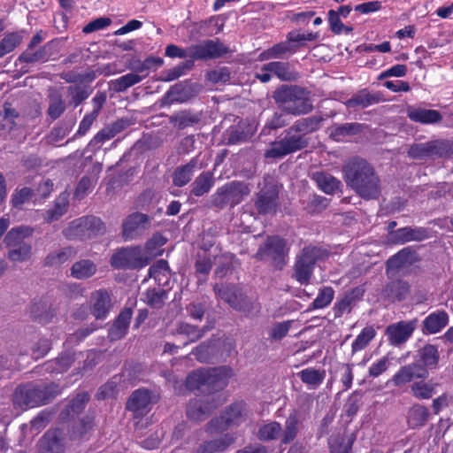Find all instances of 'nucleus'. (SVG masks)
<instances>
[{
  "label": "nucleus",
  "mask_w": 453,
  "mask_h": 453,
  "mask_svg": "<svg viewBox=\"0 0 453 453\" xmlns=\"http://www.w3.org/2000/svg\"><path fill=\"white\" fill-rule=\"evenodd\" d=\"M247 409L244 401H236L227 406L220 416L211 419L205 427L208 434L224 432L231 426H238L246 416Z\"/></svg>",
  "instance_id": "11"
},
{
  "label": "nucleus",
  "mask_w": 453,
  "mask_h": 453,
  "mask_svg": "<svg viewBox=\"0 0 453 453\" xmlns=\"http://www.w3.org/2000/svg\"><path fill=\"white\" fill-rule=\"evenodd\" d=\"M145 303L151 308H161L164 306L168 296V292L163 288H148L144 293Z\"/></svg>",
  "instance_id": "61"
},
{
  "label": "nucleus",
  "mask_w": 453,
  "mask_h": 453,
  "mask_svg": "<svg viewBox=\"0 0 453 453\" xmlns=\"http://www.w3.org/2000/svg\"><path fill=\"white\" fill-rule=\"evenodd\" d=\"M149 222L150 218L146 214L135 212L128 215L122 224V237L125 241L135 239Z\"/></svg>",
  "instance_id": "18"
},
{
  "label": "nucleus",
  "mask_w": 453,
  "mask_h": 453,
  "mask_svg": "<svg viewBox=\"0 0 453 453\" xmlns=\"http://www.w3.org/2000/svg\"><path fill=\"white\" fill-rule=\"evenodd\" d=\"M108 76L110 74L109 72H104V70H93V68H88L84 73H79L73 70L65 71L59 73V77L61 80L65 81L66 83L73 84V83H91L93 82L97 76L99 75Z\"/></svg>",
  "instance_id": "32"
},
{
  "label": "nucleus",
  "mask_w": 453,
  "mask_h": 453,
  "mask_svg": "<svg viewBox=\"0 0 453 453\" xmlns=\"http://www.w3.org/2000/svg\"><path fill=\"white\" fill-rule=\"evenodd\" d=\"M132 316V308L125 307L121 310L108 330V337L111 342L119 341L126 336Z\"/></svg>",
  "instance_id": "24"
},
{
  "label": "nucleus",
  "mask_w": 453,
  "mask_h": 453,
  "mask_svg": "<svg viewBox=\"0 0 453 453\" xmlns=\"http://www.w3.org/2000/svg\"><path fill=\"white\" fill-rule=\"evenodd\" d=\"M246 183L240 180H232L218 188L211 195L210 206L221 211L227 206L234 208L242 203L243 197L250 194Z\"/></svg>",
  "instance_id": "9"
},
{
  "label": "nucleus",
  "mask_w": 453,
  "mask_h": 453,
  "mask_svg": "<svg viewBox=\"0 0 453 453\" xmlns=\"http://www.w3.org/2000/svg\"><path fill=\"white\" fill-rule=\"evenodd\" d=\"M213 290L218 297L228 303L235 311H241L245 315H250L259 307H256L254 303L244 295L235 285L233 284H216Z\"/></svg>",
  "instance_id": "12"
},
{
  "label": "nucleus",
  "mask_w": 453,
  "mask_h": 453,
  "mask_svg": "<svg viewBox=\"0 0 453 453\" xmlns=\"http://www.w3.org/2000/svg\"><path fill=\"white\" fill-rule=\"evenodd\" d=\"M314 180L319 188L326 194H334L342 185L341 181L329 173H316Z\"/></svg>",
  "instance_id": "53"
},
{
  "label": "nucleus",
  "mask_w": 453,
  "mask_h": 453,
  "mask_svg": "<svg viewBox=\"0 0 453 453\" xmlns=\"http://www.w3.org/2000/svg\"><path fill=\"white\" fill-rule=\"evenodd\" d=\"M375 336L376 330L372 326L364 327L351 344V354L354 355L365 349Z\"/></svg>",
  "instance_id": "54"
},
{
  "label": "nucleus",
  "mask_w": 453,
  "mask_h": 453,
  "mask_svg": "<svg viewBox=\"0 0 453 453\" xmlns=\"http://www.w3.org/2000/svg\"><path fill=\"white\" fill-rule=\"evenodd\" d=\"M149 277L153 278L158 286L165 287L169 284L171 273L166 260L160 259L149 268Z\"/></svg>",
  "instance_id": "43"
},
{
  "label": "nucleus",
  "mask_w": 453,
  "mask_h": 453,
  "mask_svg": "<svg viewBox=\"0 0 453 453\" xmlns=\"http://www.w3.org/2000/svg\"><path fill=\"white\" fill-rule=\"evenodd\" d=\"M105 233V225L101 219L93 216H83L73 220L63 230L64 236L68 240H86Z\"/></svg>",
  "instance_id": "10"
},
{
  "label": "nucleus",
  "mask_w": 453,
  "mask_h": 453,
  "mask_svg": "<svg viewBox=\"0 0 453 453\" xmlns=\"http://www.w3.org/2000/svg\"><path fill=\"white\" fill-rule=\"evenodd\" d=\"M235 439L233 434H224L219 438L204 441L196 449L195 453H222Z\"/></svg>",
  "instance_id": "29"
},
{
  "label": "nucleus",
  "mask_w": 453,
  "mask_h": 453,
  "mask_svg": "<svg viewBox=\"0 0 453 453\" xmlns=\"http://www.w3.org/2000/svg\"><path fill=\"white\" fill-rule=\"evenodd\" d=\"M234 375L233 369L227 365L196 369L188 374L185 387L189 391L199 390L206 387L210 393L223 389L228 380Z\"/></svg>",
  "instance_id": "4"
},
{
  "label": "nucleus",
  "mask_w": 453,
  "mask_h": 453,
  "mask_svg": "<svg viewBox=\"0 0 453 453\" xmlns=\"http://www.w3.org/2000/svg\"><path fill=\"white\" fill-rule=\"evenodd\" d=\"M310 96L311 92L305 88L283 84L275 89L273 97L283 111L300 116L311 112L313 109Z\"/></svg>",
  "instance_id": "3"
},
{
  "label": "nucleus",
  "mask_w": 453,
  "mask_h": 453,
  "mask_svg": "<svg viewBox=\"0 0 453 453\" xmlns=\"http://www.w3.org/2000/svg\"><path fill=\"white\" fill-rule=\"evenodd\" d=\"M449 317L445 310H437L427 315L422 321L423 334H435L449 324Z\"/></svg>",
  "instance_id": "26"
},
{
  "label": "nucleus",
  "mask_w": 453,
  "mask_h": 453,
  "mask_svg": "<svg viewBox=\"0 0 453 453\" xmlns=\"http://www.w3.org/2000/svg\"><path fill=\"white\" fill-rule=\"evenodd\" d=\"M35 400L37 407L48 404L62 393L61 387L55 382L35 383Z\"/></svg>",
  "instance_id": "33"
},
{
  "label": "nucleus",
  "mask_w": 453,
  "mask_h": 453,
  "mask_svg": "<svg viewBox=\"0 0 453 453\" xmlns=\"http://www.w3.org/2000/svg\"><path fill=\"white\" fill-rule=\"evenodd\" d=\"M300 415L297 411L289 413L285 421V428L280 439L281 445H288L292 442L297 436L299 432Z\"/></svg>",
  "instance_id": "41"
},
{
  "label": "nucleus",
  "mask_w": 453,
  "mask_h": 453,
  "mask_svg": "<svg viewBox=\"0 0 453 453\" xmlns=\"http://www.w3.org/2000/svg\"><path fill=\"white\" fill-rule=\"evenodd\" d=\"M365 289L361 287H355L347 291L342 297L338 298L333 307L335 319L342 318L345 313H350L355 303L362 299Z\"/></svg>",
  "instance_id": "20"
},
{
  "label": "nucleus",
  "mask_w": 453,
  "mask_h": 453,
  "mask_svg": "<svg viewBox=\"0 0 453 453\" xmlns=\"http://www.w3.org/2000/svg\"><path fill=\"white\" fill-rule=\"evenodd\" d=\"M221 403L219 397L213 394L203 398L191 399L187 405V418L196 422L204 420Z\"/></svg>",
  "instance_id": "15"
},
{
  "label": "nucleus",
  "mask_w": 453,
  "mask_h": 453,
  "mask_svg": "<svg viewBox=\"0 0 453 453\" xmlns=\"http://www.w3.org/2000/svg\"><path fill=\"white\" fill-rule=\"evenodd\" d=\"M22 42V36L18 32L6 34L0 41V58L13 51Z\"/></svg>",
  "instance_id": "63"
},
{
  "label": "nucleus",
  "mask_w": 453,
  "mask_h": 453,
  "mask_svg": "<svg viewBox=\"0 0 453 453\" xmlns=\"http://www.w3.org/2000/svg\"><path fill=\"white\" fill-rule=\"evenodd\" d=\"M335 291L331 286H324L319 289L317 297L308 306L307 311L328 307L334 298Z\"/></svg>",
  "instance_id": "51"
},
{
  "label": "nucleus",
  "mask_w": 453,
  "mask_h": 453,
  "mask_svg": "<svg viewBox=\"0 0 453 453\" xmlns=\"http://www.w3.org/2000/svg\"><path fill=\"white\" fill-rule=\"evenodd\" d=\"M111 307V299L106 289H98L91 293L90 311L96 319H105Z\"/></svg>",
  "instance_id": "21"
},
{
  "label": "nucleus",
  "mask_w": 453,
  "mask_h": 453,
  "mask_svg": "<svg viewBox=\"0 0 453 453\" xmlns=\"http://www.w3.org/2000/svg\"><path fill=\"white\" fill-rule=\"evenodd\" d=\"M89 84L90 83H81L67 88V93L71 96V104L73 107L79 106L89 97L93 91Z\"/></svg>",
  "instance_id": "55"
},
{
  "label": "nucleus",
  "mask_w": 453,
  "mask_h": 453,
  "mask_svg": "<svg viewBox=\"0 0 453 453\" xmlns=\"http://www.w3.org/2000/svg\"><path fill=\"white\" fill-rule=\"evenodd\" d=\"M344 180L358 196L370 201L381 194V180L374 167L365 159L353 157L342 167Z\"/></svg>",
  "instance_id": "1"
},
{
  "label": "nucleus",
  "mask_w": 453,
  "mask_h": 453,
  "mask_svg": "<svg viewBox=\"0 0 453 453\" xmlns=\"http://www.w3.org/2000/svg\"><path fill=\"white\" fill-rule=\"evenodd\" d=\"M30 315L33 320L45 325L50 322L56 315L55 310L49 305L46 299L34 301L30 306Z\"/></svg>",
  "instance_id": "35"
},
{
  "label": "nucleus",
  "mask_w": 453,
  "mask_h": 453,
  "mask_svg": "<svg viewBox=\"0 0 453 453\" xmlns=\"http://www.w3.org/2000/svg\"><path fill=\"white\" fill-rule=\"evenodd\" d=\"M418 319L414 318L410 320H400L392 323L385 328L384 334L387 337L388 343L393 347H402L413 335Z\"/></svg>",
  "instance_id": "14"
},
{
  "label": "nucleus",
  "mask_w": 453,
  "mask_h": 453,
  "mask_svg": "<svg viewBox=\"0 0 453 453\" xmlns=\"http://www.w3.org/2000/svg\"><path fill=\"white\" fill-rule=\"evenodd\" d=\"M167 239L161 234L157 233L149 239L144 246V257H150V261L157 257L162 255V247L166 243Z\"/></svg>",
  "instance_id": "57"
},
{
  "label": "nucleus",
  "mask_w": 453,
  "mask_h": 453,
  "mask_svg": "<svg viewBox=\"0 0 453 453\" xmlns=\"http://www.w3.org/2000/svg\"><path fill=\"white\" fill-rule=\"evenodd\" d=\"M281 432V425L277 421H271L259 426L257 437L261 441H271L277 440Z\"/></svg>",
  "instance_id": "56"
},
{
  "label": "nucleus",
  "mask_w": 453,
  "mask_h": 453,
  "mask_svg": "<svg viewBox=\"0 0 453 453\" xmlns=\"http://www.w3.org/2000/svg\"><path fill=\"white\" fill-rule=\"evenodd\" d=\"M90 399L89 394L86 391L78 393L69 403L61 411L60 418L66 421L80 414L86 407Z\"/></svg>",
  "instance_id": "34"
},
{
  "label": "nucleus",
  "mask_w": 453,
  "mask_h": 453,
  "mask_svg": "<svg viewBox=\"0 0 453 453\" xmlns=\"http://www.w3.org/2000/svg\"><path fill=\"white\" fill-rule=\"evenodd\" d=\"M268 67L273 71V74L281 81H293L299 77V73L289 62L272 61L268 63Z\"/></svg>",
  "instance_id": "38"
},
{
  "label": "nucleus",
  "mask_w": 453,
  "mask_h": 453,
  "mask_svg": "<svg viewBox=\"0 0 453 453\" xmlns=\"http://www.w3.org/2000/svg\"><path fill=\"white\" fill-rule=\"evenodd\" d=\"M12 403L14 407L23 410L37 407L35 383L28 382L18 386L12 395Z\"/></svg>",
  "instance_id": "25"
},
{
  "label": "nucleus",
  "mask_w": 453,
  "mask_h": 453,
  "mask_svg": "<svg viewBox=\"0 0 453 453\" xmlns=\"http://www.w3.org/2000/svg\"><path fill=\"white\" fill-rule=\"evenodd\" d=\"M34 228L28 226H19L12 228L4 236V242L8 250V258L12 262H24L32 255L31 244L24 240L31 236Z\"/></svg>",
  "instance_id": "8"
},
{
  "label": "nucleus",
  "mask_w": 453,
  "mask_h": 453,
  "mask_svg": "<svg viewBox=\"0 0 453 453\" xmlns=\"http://www.w3.org/2000/svg\"><path fill=\"white\" fill-rule=\"evenodd\" d=\"M204 165L200 162L199 156L192 157L187 164L178 166L173 173V184L181 188L187 185L192 179L196 170H201Z\"/></svg>",
  "instance_id": "23"
},
{
  "label": "nucleus",
  "mask_w": 453,
  "mask_h": 453,
  "mask_svg": "<svg viewBox=\"0 0 453 453\" xmlns=\"http://www.w3.org/2000/svg\"><path fill=\"white\" fill-rule=\"evenodd\" d=\"M279 205V194L273 188H262L255 201V207L261 215L275 213Z\"/></svg>",
  "instance_id": "19"
},
{
  "label": "nucleus",
  "mask_w": 453,
  "mask_h": 453,
  "mask_svg": "<svg viewBox=\"0 0 453 453\" xmlns=\"http://www.w3.org/2000/svg\"><path fill=\"white\" fill-rule=\"evenodd\" d=\"M199 121V118L190 111H180L170 117V122L179 129H184Z\"/></svg>",
  "instance_id": "58"
},
{
  "label": "nucleus",
  "mask_w": 453,
  "mask_h": 453,
  "mask_svg": "<svg viewBox=\"0 0 453 453\" xmlns=\"http://www.w3.org/2000/svg\"><path fill=\"white\" fill-rule=\"evenodd\" d=\"M77 254L76 250L72 246L62 248L61 250L49 253L44 260L45 266H60Z\"/></svg>",
  "instance_id": "44"
},
{
  "label": "nucleus",
  "mask_w": 453,
  "mask_h": 453,
  "mask_svg": "<svg viewBox=\"0 0 453 453\" xmlns=\"http://www.w3.org/2000/svg\"><path fill=\"white\" fill-rule=\"evenodd\" d=\"M421 364L412 362L403 365L393 375L391 381L395 387H402L415 379H426L428 369H436L440 360L438 347L434 344H425L418 350Z\"/></svg>",
  "instance_id": "2"
},
{
  "label": "nucleus",
  "mask_w": 453,
  "mask_h": 453,
  "mask_svg": "<svg viewBox=\"0 0 453 453\" xmlns=\"http://www.w3.org/2000/svg\"><path fill=\"white\" fill-rule=\"evenodd\" d=\"M65 434L58 427L50 428L38 442V453H65Z\"/></svg>",
  "instance_id": "17"
},
{
  "label": "nucleus",
  "mask_w": 453,
  "mask_h": 453,
  "mask_svg": "<svg viewBox=\"0 0 453 453\" xmlns=\"http://www.w3.org/2000/svg\"><path fill=\"white\" fill-rule=\"evenodd\" d=\"M94 426V418L86 416L81 418L71 429V440H82L85 435L92 429Z\"/></svg>",
  "instance_id": "60"
},
{
  "label": "nucleus",
  "mask_w": 453,
  "mask_h": 453,
  "mask_svg": "<svg viewBox=\"0 0 453 453\" xmlns=\"http://www.w3.org/2000/svg\"><path fill=\"white\" fill-rule=\"evenodd\" d=\"M290 248L288 241L280 235H267L254 255L258 261L270 262L275 270H282L288 263Z\"/></svg>",
  "instance_id": "7"
},
{
  "label": "nucleus",
  "mask_w": 453,
  "mask_h": 453,
  "mask_svg": "<svg viewBox=\"0 0 453 453\" xmlns=\"http://www.w3.org/2000/svg\"><path fill=\"white\" fill-rule=\"evenodd\" d=\"M111 266L114 269H141L150 264V257H145L139 246L118 249L111 257Z\"/></svg>",
  "instance_id": "13"
},
{
  "label": "nucleus",
  "mask_w": 453,
  "mask_h": 453,
  "mask_svg": "<svg viewBox=\"0 0 453 453\" xmlns=\"http://www.w3.org/2000/svg\"><path fill=\"white\" fill-rule=\"evenodd\" d=\"M363 128V124L358 122L335 124L331 127L330 137L335 142H342L346 137L360 134Z\"/></svg>",
  "instance_id": "37"
},
{
  "label": "nucleus",
  "mask_w": 453,
  "mask_h": 453,
  "mask_svg": "<svg viewBox=\"0 0 453 453\" xmlns=\"http://www.w3.org/2000/svg\"><path fill=\"white\" fill-rule=\"evenodd\" d=\"M418 260V255L415 250L411 248H403L396 254L389 257L386 263L387 270H399L406 265H412Z\"/></svg>",
  "instance_id": "39"
},
{
  "label": "nucleus",
  "mask_w": 453,
  "mask_h": 453,
  "mask_svg": "<svg viewBox=\"0 0 453 453\" xmlns=\"http://www.w3.org/2000/svg\"><path fill=\"white\" fill-rule=\"evenodd\" d=\"M96 265L89 259H81L75 262L70 271L71 276L78 280H86L96 273Z\"/></svg>",
  "instance_id": "50"
},
{
  "label": "nucleus",
  "mask_w": 453,
  "mask_h": 453,
  "mask_svg": "<svg viewBox=\"0 0 453 453\" xmlns=\"http://www.w3.org/2000/svg\"><path fill=\"white\" fill-rule=\"evenodd\" d=\"M215 184V179L211 171L202 172L191 183L190 194L200 197L208 194Z\"/></svg>",
  "instance_id": "36"
},
{
  "label": "nucleus",
  "mask_w": 453,
  "mask_h": 453,
  "mask_svg": "<svg viewBox=\"0 0 453 453\" xmlns=\"http://www.w3.org/2000/svg\"><path fill=\"white\" fill-rule=\"evenodd\" d=\"M157 398L149 389L139 388L129 396L126 408L134 413V418L143 417L148 414Z\"/></svg>",
  "instance_id": "16"
},
{
  "label": "nucleus",
  "mask_w": 453,
  "mask_h": 453,
  "mask_svg": "<svg viewBox=\"0 0 453 453\" xmlns=\"http://www.w3.org/2000/svg\"><path fill=\"white\" fill-rule=\"evenodd\" d=\"M214 257L207 252L198 254L195 262L196 275L198 277V283L205 282L207 276L211 271L214 264Z\"/></svg>",
  "instance_id": "47"
},
{
  "label": "nucleus",
  "mask_w": 453,
  "mask_h": 453,
  "mask_svg": "<svg viewBox=\"0 0 453 453\" xmlns=\"http://www.w3.org/2000/svg\"><path fill=\"white\" fill-rule=\"evenodd\" d=\"M433 157L447 158L453 155V141L438 139L431 141Z\"/></svg>",
  "instance_id": "59"
},
{
  "label": "nucleus",
  "mask_w": 453,
  "mask_h": 453,
  "mask_svg": "<svg viewBox=\"0 0 453 453\" xmlns=\"http://www.w3.org/2000/svg\"><path fill=\"white\" fill-rule=\"evenodd\" d=\"M382 296L391 303L404 301L411 293V285L407 280L395 279L388 282L382 288Z\"/></svg>",
  "instance_id": "22"
},
{
  "label": "nucleus",
  "mask_w": 453,
  "mask_h": 453,
  "mask_svg": "<svg viewBox=\"0 0 453 453\" xmlns=\"http://www.w3.org/2000/svg\"><path fill=\"white\" fill-rule=\"evenodd\" d=\"M429 237V234L425 227H401L392 233V241L397 244H404L409 242H422Z\"/></svg>",
  "instance_id": "28"
},
{
  "label": "nucleus",
  "mask_w": 453,
  "mask_h": 453,
  "mask_svg": "<svg viewBox=\"0 0 453 453\" xmlns=\"http://www.w3.org/2000/svg\"><path fill=\"white\" fill-rule=\"evenodd\" d=\"M324 118L320 115H312L296 120L292 126L303 137L319 131L321 128Z\"/></svg>",
  "instance_id": "40"
},
{
  "label": "nucleus",
  "mask_w": 453,
  "mask_h": 453,
  "mask_svg": "<svg viewBox=\"0 0 453 453\" xmlns=\"http://www.w3.org/2000/svg\"><path fill=\"white\" fill-rule=\"evenodd\" d=\"M298 50V46L296 44H289L286 39L283 42L273 44L272 47L263 50L257 57L258 61H267L271 59L287 58L289 56L296 54Z\"/></svg>",
  "instance_id": "27"
},
{
  "label": "nucleus",
  "mask_w": 453,
  "mask_h": 453,
  "mask_svg": "<svg viewBox=\"0 0 453 453\" xmlns=\"http://www.w3.org/2000/svg\"><path fill=\"white\" fill-rule=\"evenodd\" d=\"M328 256V250L322 247L315 245L304 246L300 254L296 257L292 278L301 285H308L313 275L317 261L324 260Z\"/></svg>",
  "instance_id": "6"
},
{
  "label": "nucleus",
  "mask_w": 453,
  "mask_h": 453,
  "mask_svg": "<svg viewBox=\"0 0 453 453\" xmlns=\"http://www.w3.org/2000/svg\"><path fill=\"white\" fill-rule=\"evenodd\" d=\"M310 138L302 136L292 125L284 129L264 153L265 158L280 159L308 147Z\"/></svg>",
  "instance_id": "5"
},
{
  "label": "nucleus",
  "mask_w": 453,
  "mask_h": 453,
  "mask_svg": "<svg viewBox=\"0 0 453 453\" xmlns=\"http://www.w3.org/2000/svg\"><path fill=\"white\" fill-rule=\"evenodd\" d=\"M69 202L66 196H59L54 203V206L46 211L45 219L48 222L58 220L68 209Z\"/></svg>",
  "instance_id": "64"
},
{
  "label": "nucleus",
  "mask_w": 453,
  "mask_h": 453,
  "mask_svg": "<svg viewBox=\"0 0 453 453\" xmlns=\"http://www.w3.org/2000/svg\"><path fill=\"white\" fill-rule=\"evenodd\" d=\"M411 385V393L413 397L419 400H428L435 394L438 383L425 381V379H418Z\"/></svg>",
  "instance_id": "49"
},
{
  "label": "nucleus",
  "mask_w": 453,
  "mask_h": 453,
  "mask_svg": "<svg viewBox=\"0 0 453 453\" xmlns=\"http://www.w3.org/2000/svg\"><path fill=\"white\" fill-rule=\"evenodd\" d=\"M298 376L304 384L318 387L325 379V371L309 367L299 372Z\"/></svg>",
  "instance_id": "62"
},
{
  "label": "nucleus",
  "mask_w": 453,
  "mask_h": 453,
  "mask_svg": "<svg viewBox=\"0 0 453 453\" xmlns=\"http://www.w3.org/2000/svg\"><path fill=\"white\" fill-rule=\"evenodd\" d=\"M355 436L346 437L344 434H333L328 439L330 453H351Z\"/></svg>",
  "instance_id": "46"
},
{
  "label": "nucleus",
  "mask_w": 453,
  "mask_h": 453,
  "mask_svg": "<svg viewBox=\"0 0 453 453\" xmlns=\"http://www.w3.org/2000/svg\"><path fill=\"white\" fill-rule=\"evenodd\" d=\"M48 46L42 45L37 49L27 48L18 58V61L25 64L37 62L44 63L49 60Z\"/></svg>",
  "instance_id": "48"
},
{
  "label": "nucleus",
  "mask_w": 453,
  "mask_h": 453,
  "mask_svg": "<svg viewBox=\"0 0 453 453\" xmlns=\"http://www.w3.org/2000/svg\"><path fill=\"white\" fill-rule=\"evenodd\" d=\"M74 360V353L64 351L56 359L48 361L44 365L45 370L52 373H63L71 367Z\"/></svg>",
  "instance_id": "42"
},
{
  "label": "nucleus",
  "mask_w": 453,
  "mask_h": 453,
  "mask_svg": "<svg viewBox=\"0 0 453 453\" xmlns=\"http://www.w3.org/2000/svg\"><path fill=\"white\" fill-rule=\"evenodd\" d=\"M146 77L147 73L141 75L138 73H129L116 80L111 81V86L116 93H120L141 82Z\"/></svg>",
  "instance_id": "52"
},
{
  "label": "nucleus",
  "mask_w": 453,
  "mask_h": 453,
  "mask_svg": "<svg viewBox=\"0 0 453 453\" xmlns=\"http://www.w3.org/2000/svg\"><path fill=\"white\" fill-rule=\"evenodd\" d=\"M209 330L210 327L207 326L199 328L196 326H193L186 322L180 323L176 328V332L178 334L185 335L188 338V341L185 342L183 345L196 342L197 341L202 339L204 336L205 333Z\"/></svg>",
  "instance_id": "45"
},
{
  "label": "nucleus",
  "mask_w": 453,
  "mask_h": 453,
  "mask_svg": "<svg viewBox=\"0 0 453 453\" xmlns=\"http://www.w3.org/2000/svg\"><path fill=\"white\" fill-rule=\"evenodd\" d=\"M382 100V94L380 92L370 93L368 89L365 88L359 90L348 99L346 101V105L349 108L360 107L365 109L371 105L379 104Z\"/></svg>",
  "instance_id": "30"
},
{
  "label": "nucleus",
  "mask_w": 453,
  "mask_h": 453,
  "mask_svg": "<svg viewBox=\"0 0 453 453\" xmlns=\"http://www.w3.org/2000/svg\"><path fill=\"white\" fill-rule=\"evenodd\" d=\"M407 117L418 123L421 124H435L442 119L441 112L437 110L424 109L415 106H408Z\"/></svg>",
  "instance_id": "31"
}]
</instances>
